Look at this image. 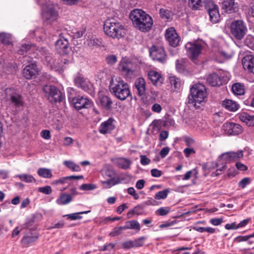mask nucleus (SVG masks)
Wrapping results in <instances>:
<instances>
[{"label":"nucleus","mask_w":254,"mask_h":254,"mask_svg":"<svg viewBox=\"0 0 254 254\" xmlns=\"http://www.w3.org/2000/svg\"><path fill=\"white\" fill-rule=\"evenodd\" d=\"M129 18L134 26L141 32L149 31L153 25L152 17L140 9L132 10L129 14Z\"/></svg>","instance_id":"1"},{"label":"nucleus","mask_w":254,"mask_h":254,"mask_svg":"<svg viewBox=\"0 0 254 254\" xmlns=\"http://www.w3.org/2000/svg\"><path fill=\"white\" fill-rule=\"evenodd\" d=\"M103 30L106 35L113 39L123 38L126 34L124 25L114 18H108L104 21Z\"/></svg>","instance_id":"2"},{"label":"nucleus","mask_w":254,"mask_h":254,"mask_svg":"<svg viewBox=\"0 0 254 254\" xmlns=\"http://www.w3.org/2000/svg\"><path fill=\"white\" fill-rule=\"evenodd\" d=\"M109 90L113 95L122 101L126 100L130 94L129 85L120 78L110 81Z\"/></svg>","instance_id":"3"},{"label":"nucleus","mask_w":254,"mask_h":254,"mask_svg":"<svg viewBox=\"0 0 254 254\" xmlns=\"http://www.w3.org/2000/svg\"><path fill=\"white\" fill-rule=\"evenodd\" d=\"M207 93L205 87L201 84H195L190 88V93L188 96V102L197 108L199 105L204 101Z\"/></svg>","instance_id":"4"},{"label":"nucleus","mask_w":254,"mask_h":254,"mask_svg":"<svg viewBox=\"0 0 254 254\" xmlns=\"http://www.w3.org/2000/svg\"><path fill=\"white\" fill-rule=\"evenodd\" d=\"M243 156V151H240L237 152H228L224 153L220 155L218 162H212L211 163H204L202 165V169L204 171H210L211 169L219 167V162L222 160V162H230L231 161H236L237 159L242 158Z\"/></svg>","instance_id":"5"},{"label":"nucleus","mask_w":254,"mask_h":254,"mask_svg":"<svg viewBox=\"0 0 254 254\" xmlns=\"http://www.w3.org/2000/svg\"><path fill=\"white\" fill-rule=\"evenodd\" d=\"M230 32L237 40H240L245 36L247 28L244 22L241 20H235L230 24Z\"/></svg>","instance_id":"6"},{"label":"nucleus","mask_w":254,"mask_h":254,"mask_svg":"<svg viewBox=\"0 0 254 254\" xmlns=\"http://www.w3.org/2000/svg\"><path fill=\"white\" fill-rule=\"evenodd\" d=\"M74 90L72 88H69L68 89V98H72V102L74 105V108L77 110L82 109H87L91 107L93 105V102L91 100L87 97L78 96L77 97H72L71 94Z\"/></svg>","instance_id":"7"},{"label":"nucleus","mask_w":254,"mask_h":254,"mask_svg":"<svg viewBox=\"0 0 254 254\" xmlns=\"http://www.w3.org/2000/svg\"><path fill=\"white\" fill-rule=\"evenodd\" d=\"M43 90L51 103L61 102L63 99L62 92L55 86L46 85L43 86Z\"/></svg>","instance_id":"8"},{"label":"nucleus","mask_w":254,"mask_h":254,"mask_svg":"<svg viewBox=\"0 0 254 254\" xmlns=\"http://www.w3.org/2000/svg\"><path fill=\"white\" fill-rule=\"evenodd\" d=\"M74 84L77 87L80 88L90 95L94 93V88L93 84L87 78L81 75L75 76L73 80Z\"/></svg>","instance_id":"9"},{"label":"nucleus","mask_w":254,"mask_h":254,"mask_svg":"<svg viewBox=\"0 0 254 254\" xmlns=\"http://www.w3.org/2000/svg\"><path fill=\"white\" fill-rule=\"evenodd\" d=\"M58 16V12L53 4H46L42 8V17L44 22L51 24Z\"/></svg>","instance_id":"10"},{"label":"nucleus","mask_w":254,"mask_h":254,"mask_svg":"<svg viewBox=\"0 0 254 254\" xmlns=\"http://www.w3.org/2000/svg\"><path fill=\"white\" fill-rule=\"evenodd\" d=\"M187 54L192 60H196L201 54L202 45L197 41L188 42L185 45Z\"/></svg>","instance_id":"11"},{"label":"nucleus","mask_w":254,"mask_h":254,"mask_svg":"<svg viewBox=\"0 0 254 254\" xmlns=\"http://www.w3.org/2000/svg\"><path fill=\"white\" fill-rule=\"evenodd\" d=\"M205 8L209 15V20L213 23H216L220 20L219 8L212 1H208L204 4Z\"/></svg>","instance_id":"12"},{"label":"nucleus","mask_w":254,"mask_h":254,"mask_svg":"<svg viewBox=\"0 0 254 254\" xmlns=\"http://www.w3.org/2000/svg\"><path fill=\"white\" fill-rule=\"evenodd\" d=\"M150 55L153 61L164 64L167 61V55L162 47L153 46L149 51Z\"/></svg>","instance_id":"13"},{"label":"nucleus","mask_w":254,"mask_h":254,"mask_svg":"<svg viewBox=\"0 0 254 254\" xmlns=\"http://www.w3.org/2000/svg\"><path fill=\"white\" fill-rule=\"evenodd\" d=\"M165 38L171 46L176 47L179 45L181 38L174 27H170L166 30Z\"/></svg>","instance_id":"14"},{"label":"nucleus","mask_w":254,"mask_h":254,"mask_svg":"<svg viewBox=\"0 0 254 254\" xmlns=\"http://www.w3.org/2000/svg\"><path fill=\"white\" fill-rule=\"evenodd\" d=\"M56 50L60 55H66L68 52L69 42L63 33L59 35L55 43Z\"/></svg>","instance_id":"15"},{"label":"nucleus","mask_w":254,"mask_h":254,"mask_svg":"<svg viewBox=\"0 0 254 254\" xmlns=\"http://www.w3.org/2000/svg\"><path fill=\"white\" fill-rule=\"evenodd\" d=\"M222 127L224 132L228 135H237L242 133L243 131L241 125L232 122L224 123Z\"/></svg>","instance_id":"16"},{"label":"nucleus","mask_w":254,"mask_h":254,"mask_svg":"<svg viewBox=\"0 0 254 254\" xmlns=\"http://www.w3.org/2000/svg\"><path fill=\"white\" fill-rule=\"evenodd\" d=\"M39 70L35 63H31L26 65L23 69V76L27 79L35 78L38 74Z\"/></svg>","instance_id":"17"},{"label":"nucleus","mask_w":254,"mask_h":254,"mask_svg":"<svg viewBox=\"0 0 254 254\" xmlns=\"http://www.w3.org/2000/svg\"><path fill=\"white\" fill-rule=\"evenodd\" d=\"M222 9L228 13H235L239 10V4L235 0H224L222 2Z\"/></svg>","instance_id":"18"},{"label":"nucleus","mask_w":254,"mask_h":254,"mask_svg":"<svg viewBox=\"0 0 254 254\" xmlns=\"http://www.w3.org/2000/svg\"><path fill=\"white\" fill-rule=\"evenodd\" d=\"M39 238V235L35 232L30 231L26 232L21 240V243L23 247H28L33 244Z\"/></svg>","instance_id":"19"},{"label":"nucleus","mask_w":254,"mask_h":254,"mask_svg":"<svg viewBox=\"0 0 254 254\" xmlns=\"http://www.w3.org/2000/svg\"><path fill=\"white\" fill-rule=\"evenodd\" d=\"M114 122V120L110 118L107 121L101 123L99 127V132L103 134L110 133L115 128L113 124Z\"/></svg>","instance_id":"20"},{"label":"nucleus","mask_w":254,"mask_h":254,"mask_svg":"<svg viewBox=\"0 0 254 254\" xmlns=\"http://www.w3.org/2000/svg\"><path fill=\"white\" fill-rule=\"evenodd\" d=\"M242 64L245 70L254 74V56H245L242 59Z\"/></svg>","instance_id":"21"},{"label":"nucleus","mask_w":254,"mask_h":254,"mask_svg":"<svg viewBox=\"0 0 254 254\" xmlns=\"http://www.w3.org/2000/svg\"><path fill=\"white\" fill-rule=\"evenodd\" d=\"M190 64L189 60L187 59L182 58L176 61V68L177 71L181 73L186 74L189 72L188 66Z\"/></svg>","instance_id":"22"},{"label":"nucleus","mask_w":254,"mask_h":254,"mask_svg":"<svg viewBox=\"0 0 254 254\" xmlns=\"http://www.w3.org/2000/svg\"><path fill=\"white\" fill-rule=\"evenodd\" d=\"M35 46L32 44H24L22 45L17 51L18 54L24 56L23 58L25 61L28 62H32V58L28 56L26 54H30L34 49Z\"/></svg>","instance_id":"23"},{"label":"nucleus","mask_w":254,"mask_h":254,"mask_svg":"<svg viewBox=\"0 0 254 254\" xmlns=\"http://www.w3.org/2000/svg\"><path fill=\"white\" fill-rule=\"evenodd\" d=\"M10 103L16 108L23 106L24 102L22 96L18 92H12L10 95L8 99Z\"/></svg>","instance_id":"24"},{"label":"nucleus","mask_w":254,"mask_h":254,"mask_svg":"<svg viewBox=\"0 0 254 254\" xmlns=\"http://www.w3.org/2000/svg\"><path fill=\"white\" fill-rule=\"evenodd\" d=\"M120 70L127 78H130L134 75L132 64L130 62H123L120 65Z\"/></svg>","instance_id":"25"},{"label":"nucleus","mask_w":254,"mask_h":254,"mask_svg":"<svg viewBox=\"0 0 254 254\" xmlns=\"http://www.w3.org/2000/svg\"><path fill=\"white\" fill-rule=\"evenodd\" d=\"M207 82L212 86H220L224 83V77L219 76L216 73H213L208 75Z\"/></svg>","instance_id":"26"},{"label":"nucleus","mask_w":254,"mask_h":254,"mask_svg":"<svg viewBox=\"0 0 254 254\" xmlns=\"http://www.w3.org/2000/svg\"><path fill=\"white\" fill-rule=\"evenodd\" d=\"M148 76L154 85L160 86L163 82L164 79L161 73L156 71H149L148 73Z\"/></svg>","instance_id":"27"},{"label":"nucleus","mask_w":254,"mask_h":254,"mask_svg":"<svg viewBox=\"0 0 254 254\" xmlns=\"http://www.w3.org/2000/svg\"><path fill=\"white\" fill-rule=\"evenodd\" d=\"M115 163L119 168L127 170L130 169L132 161L128 158L119 157L115 159Z\"/></svg>","instance_id":"28"},{"label":"nucleus","mask_w":254,"mask_h":254,"mask_svg":"<svg viewBox=\"0 0 254 254\" xmlns=\"http://www.w3.org/2000/svg\"><path fill=\"white\" fill-rule=\"evenodd\" d=\"M134 86L137 90V94L139 96L145 95L146 93V82L142 77L136 79L134 82Z\"/></svg>","instance_id":"29"},{"label":"nucleus","mask_w":254,"mask_h":254,"mask_svg":"<svg viewBox=\"0 0 254 254\" xmlns=\"http://www.w3.org/2000/svg\"><path fill=\"white\" fill-rule=\"evenodd\" d=\"M239 119L248 126L254 127V115H251L247 112L240 114Z\"/></svg>","instance_id":"30"},{"label":"nucleus","mask_w":254,"mask_h":254,"mask_svg":"<svg viewBox=\"0 0 254 254\" xmlns=\"http://www.w3.org/2000/svg\"><path fill=\"white\" fill-rule=\"evenodd\" d=\"M222 106L231 112L236 111L239 107L236 102L230 99H225L222 102Z\"/></svg>","instance_id":"31"},{"label":"nucleus","mask_w":254,"mask_h":254,"mask_svg":"<svg viewBox=\"0 0 254 254\" xmlns=\"http://www.w3.org/2000/svg\"><path fill=\"white\" fill-rule=\"evenodd\" d=\"M160 17L166 21H171L174 16L173 12L168 9L160 8L159 9Z\"/></svg>","instance_id":"32"},{"label":"nucleus","mask_w":254,"mask_h":254,"mask_svg":"<svg viewBox=\"0 0 254 254\" xmlns=\"http://www.w3.org/2000/svg\"><path fill=\"white\" fill-rule=\"evenodd\" d=\"M101 106L107 110H111L112 109V105L113 104L112 100L111 98L106 95H104L101 97L100 99Z\"/></svg>","instance_id":"33"},{"label":"nucleus","mask_w":254,"mask_h":254,"mask_svg":"<svg viewBox=\"0 0 254 254\" xmlns=\"http://www.w3.org/2000/svg\"><path fill=\"white\" fill-rule=\"evenodd\" d=\"M72 200V197L70 194L64 193L56 200V202L59 205H65L69 203Z\"/></svg>","instance_id":"34"},{"label":"nucleus","mask_w":254,"mask_h":254,"mask_svg":"<svg viewBox=\"0 0 254 254\" xmlns=\"http://www.w3.org/2000/svg\"><path fill=\"white\" fill-rule=\"evenodd\" d=\"M175 124V121L174 119L170 117H166L164 121H158L156 123H155L154 126L157 127L167 126H172Z\"/></svg>","instance_id":"35"},{"label":"nucleus","mask_w":254,"mask_h":254,"mask_svg":"<svg viewBox=\"0 0 254 254\" xmlns=\"http://www.w3.org/2000/svg\"><path fill=\"white\" fill-rule=\"evenodd\" d=\"M232 91L235 95H243L245 93L244 85L240 83H234L232 86Z\"/></svg>","instance_id":"36"},{"label":"nucleus","mask_w":254,"mask_h":254,"mask_svg":"<svg viewBox=\"0 0 254 254\" xmlns=\"http://www.w3.org/2000/svg\"><path fill=\"white\" fill-rule=\"evenodd\" d=\"M125 230L127 229H134L138 231L140 230V226L139 222L136 220H129L127 221L125 223V225L124 226Z\"/></svg>","instance_id":"37"},{"label":"nucleus","mask_w":254,"mask_h":254,"mask_svg":"<svg viewBox=\"0 0 254 254\" xmlns=\"http://www.w3.org/2000/svg\"><path fill=\"white\" fill-rule=\"evenodd\" d=\"M120 183L121 179L119 177L110 178L108 180L102 181V184L105 185V188H110L112 186L119 184Z\"/></svg>","instance_id":"38"},{"label":"nucleus","mask_w":254,"mask_h":254,"mask_svg":"<svg viewBox=\"0 0 254 254\" xmlns=\"http://www.w3.org/2000/svg\"><path fill=\"white\" fill-rule=\"evenodd\" d=\"M15 177L18 178L21 181L27 183H35L36 180L34 177L29 174H22L17 175Z\"/></svg>","instance_id":"39"},{"label":"nucleus","mask_w":254,"mask_h":254,"mask_svg":"<svg viewBox=\"0 0 254 254\" xmlns=\"http://www.w3.org/2000/svg\"><path fill=\"white\" fill-rule=\"evenodd\" d=\"M202 0H189V6L192 10H199L202 7Z\"/></svg>","instance_id":"40"},{"label":"nucleus","mask_w":254,"mask_h":254,"mask_svg":"<svg viewBox=\"0 0 254 254\" xmlns=\"http://www.w3.org/2000/svg\"><path fill=\"white\" fill-rule=\"evenodd\" d=\"M63 164L72 171L79 172L81 171L80 166L72 161L65 160L64 161Z\"/></svg>","instance_id":"41"},{"label":"nucleus","mask_w":254,"mask_h":254,"mask_svg":"<svg viewBox=\"0 0 254 254\" xmlns=\"http://www.w3.org/2000/svg\"><path fill=\"white\" fill-rule=\"evenodd\" d=\"M37 174L40 177L44 178H51L53 176L51 170L45 168H39L37 171Z\"/></svg>","instance_id":"42"},{"label":"nucleus","mask_w":254,"mask_h":254,"mask_svg":"<svg viewBox=\"0 0 254 254\" xmlns=\"http://www.w3.org/2000/svg\"><path fill=\"white\" fill-rule=\"evenodd\" d=\"M169 81L171 85L174 87L175 90H179L181 87V79L175 76H172L169 77Z\"/></svg>","instance_id":"43"},{"label":"nucleus","mask_w":254,"mask_h":254,"mask_svg":"<svg viewBox=\"0 0 254 254\" xmlns=\"http://www.w3.org/2000/svg\"><path fill=\"white\" fill-rule=\"evenodd\" d=\"M170 192V189L167 188L163 190L159 191L157 192L154 196V198L156 200L165 199L167 197L168 195Z\"/></svg>","instance_id":"44"},{"label":"nucleus","mask_w":254,"mask_h":254,"mask_svg":"<svg viewBox=\"0 0 254 254\" xmlns=\"http://www.w3.org/2000/svg\"><path fill=\"white\" fill-rule=\"evenodd\" d=\"M10 37L9 35L4 32L0 33V41L4 45H9L11 44Z\"/></svg>","instance_id":"45"},{"label":"nucleus","mask_w":254,"mask_h":254,"mask_svg":"<svg viewBox=\"0 0 254 254\" xmlns=\"http://www.w3.org/2000/svg\"><path fill=\"white\" fill-rule=\"evenodd\" d=\"M146 239V238L145 237L142 236L132 241L133 248L143 246Z\"/></svg>","instance_id":"46"},{"label":"nucleus","mask_w":254,"mask_h":254,"mask_svg":"<svg viewBox=\"0 0 254 254\" xmlns=\"http://www.w3.org/2000/svg\"><path fill=\"white\" fill-rule=\"evenodd\" d=\"M171 211V208L169 206L162 207L157 209L156 213L160 216H165L167 215Z\"/></svg>","instance_id":"47"},{"label":"nucleus","mask_w":254,"mask_h":254,"mask_svg":"<svg viewBox=\"0 0 254 254\" xmlns=\"http://www.w3.org/2000/svg\"><path fill=\"white\" fill-rule=\"evenodd\" d=\"M245 44L249 48L254 51V37L248 36L245 40Z\"/></svg>","instance_id":"48"},{"label":"nucleus","mask_w":254,"mask_h":254,"mask_svg":"<svg viewBox=\"0 0 254 254\" xmlns=\"http://www.w3.org/2000/svg\"><path fill=\"white\" fill-rule=\"evenodd\" d=\"M103 175L110 178H116L115 177L116 173L112 168H108L105 169L103 172Z\"/></svg>","instance_id":"49"},{"label":"nucleus","mask_w":254,"mask_h":254,"mask_svg":"<svg viewBox=\"0 0 254 254\" xmlns=\"http://www.w3.org/2000/svg\"><path fill=\"white\" fill-rule=\"evenodd\" d=\"M123 230H125V228L124 226L115 227L113 230L110 233L109 235L111 237L117 236L122 233V231Z\"/></svg>","instance_id":"50"},{"label":"nucleus","mask_w":254,"mask_h":254,"mask_svg":"<svg viewBox=\"0 0 254 254\" xmlns=\"http://www.w3.org/2000/svg\"><path fill=\"white\" fill-rule=\"evenodd\" d=\"M96 188V186L95 184H83L79 187V189L83 190H93Z\"/></svg>","instance_id":"51"},{"label":"nucleus","mask_w":254,"mask_h":254,"mask_svg":"<svg viewBox=\"0 0 254 254\" xmlns=\"http://www.w3.org/2000/svg\"><path fill=\"white\" fill-rule=\"evenodd\" d=\"M106 61L108 64L113 65L117 62V58L114 55H108L106 58Z\"/></svg>","instance_id":"52"},{"label":"nucleus","mask_w":254,"mask_h":254,"mask_svg":"<svg viewBox=\"0 0 254 254\" xmlns=\"http://www.w3.org/2000/svg\"><path fill=\"white\" fill-rule=\"evenodd\" d=\"M120 248L123 249L124 250H128L131 248H133V244H132V241L129 240L126 242H123Z\"/></svg>","instance_id":"53"},{"label":"nucleus","mask_w":254,"mask_h":254,"mask_svg":"<svg viewBox=\"0 0 254 254\" xmlns=\"http://www.w3.org/2000/svg\"><path fill=\"white\" fill-rule=\"evenodd\" d=\"M38 191L45 194H50L51 193L52 190L50 186H46L44 187L39 188Z\"/></svg>","instance_id":"54"},{"label":"nucleus","mask_w":254,"mask_h":254,"mask_svg":"<svg viewBox=\"0 0 254 254\" xmlns=\"http://www.w3.org/2000/svg\"><path fill=\"white\" fill-rule=\"evenodd\" d=\"M64 217H67L68 219L71 220H75L82 218V216L79 215L78 212L66 214L64 215Z\"/></svg>","instance_id":"55"},{"label":"nucleus","mask_w":254,"mask_h":254,"mask_svg":"<svg viewBox=\"0 0 254 254\" xmlns=\"http://www.w3.org/2000/svg\"><path fill=\"white\" fill-rule=\"evenodd\" d=\"M222 166L220 168H218L215 172H213L211 174L212 177L218 176L221 174V173H217V172H222L227 167L226 162H222L221 163Z\"/></svg>","instance_id":"56"},{"label":"nucleus","mask_w":254,"mask_h":254,"mask_svg":"<svg viewBox=\"0 0 254 254\" xmlns=\"http://www.w3.org/2000/svg\"><path fill=\"white\" fill-rule=\"evenodd\" d=\"M251 183L250 179L249 178H244L239 183V185L242 189H244L247 185Z\"/></svg>","instance_id":"57"},{"label":"nucleus","mask_w":254,"mask_h":254,"mask_svg":"<svg viewBox=\"0 0 254 254\" xmlns=\"http://www.w3.org/2000/svg\"><path fill=\"white\" fill-rule=\"evenodd\" d=\"M64 226V220H61L57 223L53 224L51 226H50L48 229H60L62 228Z\"/></svg>","instance_id":"58"},{"label":"nucleus","mask_w":254,"mask_h":254,"mask_svg":"<svg viewBox=\"0 0 254 254\" xmlns=\"http://www.w3.org/2000/svg\"><path fill=\"white\" fill-rule=\"evenodd\" d=\"M249 239L250 238L249 235L239 236L235 238L234 242L240 243L242 242L248 241Z\"/></svg>","instance_id":"59"},{"label":"nucleus","mask_w":254,"mask_h":254,"mask_svg":"<svg viewBox=\"0 0 254 254\" xmlns=\"http://www.w3.org/2000/svg\"><path fill=\"white\" fill-rule=\"evenodd\" d=\"M115 247V244L114 243H109L107 245H105L103 246L102 248L100 249L101 251H111L112 249L114 248Z\"/></svg>","instance_id":"60"},{"label":"nucleus","mask_w":254,"mask_h":254,"mask_svg":"<svg viewBox=\"0 0 254 254\" xmlns=\"http://www.w3.org/2000/svg\"><path fill=\"white\" fill-rule=\"evenodd\" d=\"M67 180V178L66 177H64L60 178L58 180H54L51 183L53 185H57L58 184H64L66 182V181Z\"/></svg>","instance_id":"61"},{"label":"nucleus","mask_w":254,"mask_h":254,"mask_svg":"<svg viewBox=\"0 0 254 254\" xmlns=\"http://www.w3.org/2000/svg\"><path fill=\"white\" fill-rule=\"evenodd\" d=\"M140 163L142 165L145 166L148 165L151 162L150 160L148 158H147V156L145 155H141L140 156Z\"/></svg>","instance_id":"62"},{"label":"nucleus","mask_w":254,"mask_h":254,"mask_svg":"<svg viewBox=\"0 0 254 254\" xmlns=\"http://www.w3.org/2000/svg\"><path fill=\"white\" fill-rule=\"evenodd\" d=\"M210 222L214 226H218L223 222V218H215L210 220Z\"/></svg>","instance_id":"63"},{"label":"nucleus","mask_w":254,"mask_h":254,"mask_svg":"<svg viewBox=\"0 0 254 254\" xmlns=\"http://www.w3.org/2000/svg\"><path fill=\"white\" fill-rule=\"evenodd\" d=\"M162 109V108L161 106L158 103L154 104L151 107L152 111L153 112L157 113H160L161 112Z\"/></svg>","instance_id":"64"}]
</instances>
